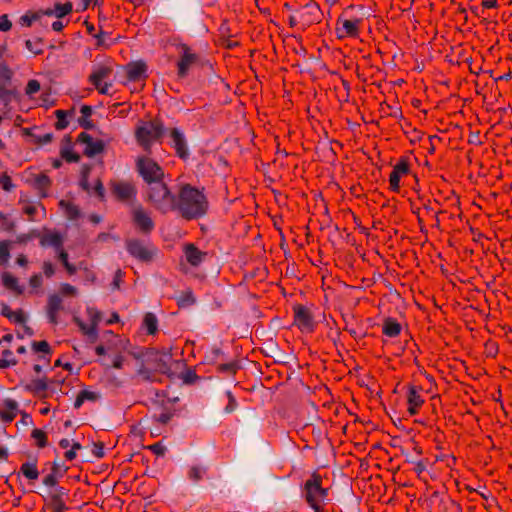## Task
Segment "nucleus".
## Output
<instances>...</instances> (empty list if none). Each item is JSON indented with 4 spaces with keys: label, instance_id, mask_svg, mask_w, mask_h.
I'll return each instance as SVG.
<instances>
[{
    "label": "nucleus",
    "instance_id": "1",
    "mask_svg": "<svg viewBox=\"0 0 512 512\" xmlns=\"http://www.w3.org/2000/svg\"><path fill=\"white\" fill-rule=\"evenodd\" d=\"M176 209L186 219L203 216L208 210V201L202 190L189 184L182 185L176 198Z\"/></svg>",
    "mask_w": 512,
    "mask_h": 512
},
{
    "label": "nucleus",
    "instance_id": "2",
    "mask_svg": "<svg viewBox=\"0 0 512 512\" xmlns=\"http://www.w3.org/2000/svg\"><path fill=\"white\" fill-rule=\"evenodd\" d=\"M322 483V477L313 473L305 481L301 490L303 499L314 512H324V508L329 502L328 488H324Z\"/></svg>",
    "mask_w": 512,
    "mask_h": 512
},
{
    "label": "nucleus",
    "instance_id": "3",
    "mask_svg": "<svg viewBox=\"0 0 512 512\" xmlns=\"http://www.w3.org/2000/svg\"><path fill=\"white\" fill-rule=\"evenodd\" d=\"M363 10V6L350 5L343 11L336 23L335 31L338 39L359 36L360 26L365 16Z\"/></svg>",
    "mask_w": 512,
    "mask_h": 512
},
{
    "label": "nucleus",
    "instance_id": "4",
    "mask_svg": "<svg viewBox=\"0 0 512 512\" xmlns=\"http://www.w3.org/2000/svg\"><path fill=\"white\" fill-rule=\"evenodd\" d=\"M147 201L157 210L166 213L176 209V197L170 192L165 182L153 181L146 188Z\"/></svg>",
    "mask_w": 512,
    "mask_h": 512
},
{
    "label": "nucleus",
    "instance_id": "5",
    "mask_svg": "<svg viewBox=\"0 0 512 512\" xmlns=\"http://www.w3.org/2000/svg\"><path fill=\"white\" fill-rule=\"evenodd\" d=\"M64 238L63 236L55 231H47L40 238V244L42 246L53 247L58 255L59 260L62 262L68 274L73 275L78 269L83 268V263L79 264V267L69 263L68 254L63 249Z\"/></svg>",
    "mask_w": 512,
    "mask_h": 512
},
{
    "label": "nucleus",
    "instance_id": "6",
    "mask_svg": "<svg viewBox=\"0 0 512 512\" xmlns=\"http://www.w3.org/2000/svg\"><path fill=\"white\" fill-rule=\"evenodd\" d=\"M163 132V127L156 121L144 122L140 124L135 132L138 144L145 150L149 151L152 144L157 141Z\"/></svg>",
    "mask_w": 512,
    "mask_h": 512
},
{
    "label": "nucleus",
    "instance_id": "7",
    "mask_svg": "<svg viewBox=\"0 0 512 512\" xmlns=\"http://www.w3.org/2000/svg\"><path fill=\"white\" fill-rule=\"evenodd\" d=\"M136 168L147 185H150L153 181H162L164 179L163 169L150 157H138L136 160Z\"/></svg>",
    "mask_w": 512,
    "mask_h": 512
},
{
    "label": "nucleus",
    "instance_id": "8",
    "mask_svg": "<svg viewBox=\"0 0 512 512\" xmlns=\"http://www.w3.org/2000/svg\"><path fill=\"white\" fill-rule=\"evenodd\" d=\"M111 74L112 67L110 65H97L90 74L89 81L100 94L108 95L112 87V83L110 81Z\"/></svg>",
    "mask_w": 512,
    "mask_h": 512
},
{
    "label": "nucleus",
    "instance_id": "9",
    "mask_svg": "<svg viewBox=\"0 0 512 512\" xmlns=\"http://www.w3.org/2000/svg\"><path fill=\"white\" fill-rule=\"evenodd\" d=\"M126 247L131 256L143 262L151 261L157 252L151 244L140 240H129Z\"/></svg>",
    "mask_w": 512,
    "mask_h": 512
},
{
    "label": "nucleus",
    "instance_id": "10",
    "mask_svg": "<svg viewBox=\"0 0 512 512\" xmlns=\"http://www.w3.org/2000/svg\"><path fill=\"white\" fill-rule=\"evenodd\" d=\"M86 313L90 322L89 324L83 322L78 317H74V321L83 332V334L95 340L97 338V325L101 321V313L93 307H88Z\"/></svg>",
    "mask_w": 512,
    "mask_h": 512
},
{
    "label": "nucleus",
    "instance_id": "11",
    "mask_svg": "<svg viewBox=\"0 0 512 512\" xmlns=\"http://www.w3.org/2000/svg\"><path fill=\"white\" fill-rule=\"evenodd\" d=\"M298 19L301 25L305 28L314 23H318L321 19V10L315 2H309L297 12V15L292 18Z\"/></svg>",
    "mask_w": 512,
    "mask_h": 512
},
{
    "label": "nucleus",
    "instance_id": "12",
    "mask_svg": "<svg viewBox=\"0 0 512 512\" xmlns=\"http://www.w3.org/2000/svg\"><path fill=\"white\" fill-rule=\"evenodd\" d=\"M294 324L302 332H311L314 327V321L311 312L302 305L294 307Z\"/></svg>",
    "mask_w": 512,
    "mask_h": 512
},
{
    "label": "nucleus",
    "instance_id": "13",
    "mask_svg": "<svg viewBox=\"0 0 512 512\" xmlns=\"http://www.w3.org/2000/svg\"><path fill=\"white\" fill-rule=\"evenodd\" d=\"M78 142L84 146L83 152L88 157H93L104 150V143L102 140L94 139L85 132H82L78 136Z\"/></svg>",
    "mask_w": 512,
    "mask_h": 512
},
{
    "label": "nucleus",
    "instance_id": "14",
    "mask_svg": "<svg viewBox=\"0 0 512 512\" xmlns=\"http://www.w3.org/2000/svg\"><path fill=\"white\" fill-rule=\"evenodd\" d=\"M170 145L174 148L176 154L182 158L186 159L189 155V151L187 148L186 138L184 134L177 128H173L170 130Z\"/></svg>",
    "mask_w": 512,
    "mask_h": 512
},
{
    "label": "nucleus",
    "instance_id": "15",
    "mask_svg": "<svg viewBox=\"0 0 512 512\" xmlns=\"http://www.w3.org/2000/svg\"><path fill=\"white\" fill-rule=\"evenodd\" d=\"M134 224L143 232H150L154 228V223L147 211L141 206H137L132 212Z\"/></svg>",
    "mask_w": 512,
    "mask_h": 512
},
{
    "label": "nucleus",
    "instance_id": "16",
    "mask_svg": "<svg viewBox=\"0 0 512 512\" xmlns=\"http://www.w3.org/2000/svg\"><path fill=\"white\" fill-rule=\"evenodd\" d=\"M409 173V164L407 160L401 159L393 168L390 177L389 184L393 191H398L400 187V180L404 175Z\"/></svg>",
    "mask_w": 512,
    "mask_h": 512
},
{
    "label": "nucleus",
    "instance_id": "17",
    "mask_svg": "<svg viewBox=\"0 0 512 512\" xmlns=\"http://www.w3.org/2000/svg\"><path fill=\"white\" fill-rule=\"evenodd\" d=\"M180 49L181 58L178 62V74L184 77L190 67L196 62L197 56L191 52V49L187 45H182Z\"/></svg>",
    "mask_w": 512,
    "mask_h": 512
},
{
    "label": "nucleus",
    "instance_id": "18",
    "mask_svg": "<svg viewBox=\"0 0 512 512\" xmlns=\"http://www.w3.org/2000/svg\"><path fill=\"white\" fill-rule=\"evenodd\" d=\"M90 168L84 167L82 170V178L80 180V186L88 192L89 194L95 193L100 199H103L104 197V187L102 185V182L97 179L93 186H90L88 182V173Z\"/></svg>",
    "mask_w": 512,
    "mask_h": 512
},
{
    "label": "nucleus",
    "instance_id": "19",
    "mask_svg": "<svg viewBox=\"0 0 512 512\" xmlns=\"http://www.w3.org/2000/svg\"><path fill=\"white\" fill-rule=\"evenodd\" d=\"M147 65L143 61L131 62L126 66V74L130 81L146 78Z\"/></svg>",
    "mask_w": 512,
    "mask_h": 512
},
{
    "label": "nucleus",
    "instance_id": "20",
    "mask_svg": "<svg viewBox=\"0 0 512 512\" xmlns=\"http://www.w3.org/2000/svg\"><path fill=\"white\" fill-rule=\"evenodd\" d=\"M62 308V298L56 294L50 295L47 303V316L51 323L58 322V313Z\"/></svg>",
    "mask_w": 512,
    "mask_h": 512
},
{
    "label": "nucleus",
    "instance_id": "21",
    "mask_svg": "<svg viewBox=\"0 0 512 512\" xmlns=\"http://www.w3.org/2000/svg\"><path fill=\"white\" fill-rule=\"evenodd\" d=\"M18 412V404L15 400L6 399L3 401L2 410L0 411V419L3 422H12Z\"/></svg>",
    "mask_w": 512,
    "mask_h": 512
},
{
    "label": "nucleus",
    "instance_id": "22",
    "mask_svg": "<svg viewBox=\"0 0 512 512\" xmlns=\"http://www.w3.org/2000/svg\"><path fill=\"white\" fill-rule=\"evenodd\" d=\"M184 253L187 261L192 266H198L206 256V253L200 251L193 244L186 245Z\"/></svg>",
    "mask_w": 512,
    "mask_h": 512
},
{
    "label": "nucleus",
    "instance_id": "23",
    "mask_svg": "<svg viewBox=\"0 0 512 512\" xmlns=\"http://www.w3.org/2000/svg\"><path fill=\"white\" fill-rule=\"evenodd\" d=\"M105 336L107 337V340H106L107 351L120 353L121 350L125 349L124 341L121 338H119L117 335H115L112 331H107L105 333Z\"/></svg>",
    "mask_w": 512,
    "mask_h": 512
},
{
    "label": "nucleus",
    "instance_id": "24",
    "mask_svg": "<svg viewBox=\"0 0 512 512\" xmlns=\"http://www.w3.org/2000/svg\"><path fill=\"white\" fill-rule=\"evenodd\" d=\"M113 193L121 200H128L134 194V187L129 183H116L113 185Z\"/></svg>",
    "mask_w": 512,
    "mask_h": 512
},
{
    "label": "nucleus",
    "instance_id": "25",
    "mask_svg": "<svg viewBox=\"0 0 512 512\" xmlns=\"http://www.w3.org/2000/svg\"><path fill=\"white\" fill-rule=\"evenodd\" d=\"M2 284L5 288L13 291L17 295H21L24 292V288L19 284L18 279L9 272H3Z\"/></svg>",
    "mask_w": 512,
    "mask_h": 512
},
{
    "label": "nucleus",
    "instance_id": "26",
    "mask_svg": "<svg viewBox=\"0 0 512 512\" xmlns=\"http://www.w3.org/2000/svg\"><path fill=\"white\" fill-rule=\"evenodd\" d=\"M408 412L410 415H415L418 408L423 404L424 400L414 387H411L408 393Z\"/></svg>",
    "mask_w": 512,
    "mask_h": 512
},
{
    "label": "nucleus",
    "instance_id": "27",
    "mask_svg": "<svg viewBox=\"0 0 512 512\" xmlns=\"http://www.w3.org/2000/svg\"><path fill=\"white\" fill-rule=\"evenodd\" d=\"M401 329V325L396 320L388 318L383 324L382 332L384 335L393 338L400 334Z\"/></svg>",
    "mask_w": 512,
    "mask_h": 512
},
{
    "label": "nucleus",
    "instance_id": "28",
    "mask_svg": "<svg viewBox=\"0 0 512 512\" xmlns=\"http://www.w3.org/2000/svg\"><path fill=\"white\" fill-rule=\"evenodd\" d=\"M20 472L29 480H37L39 477L36 461L23 463Z\"/></svg>",
    "mask_w": 512,
    "mask_h": 512
},
{
    "label": "nucleus",
    "instance_id": "29",
    "mask_svg": "<svg viewBox=\"0 0 512 512\" xmlns=\"http://www.w3.org/2000/svg\"><path fill=\"white\" fill-rule=\"evenodd\" d=\"M72 11V4L67 2L64 4L57 3L54 6L53 10H47L45 12L46 15H55L58 18H62L68 15Z\"/></svg>",
    "mask_w": 512,
    "mask_h": 512
},
{
    "label": "nucleus",
    "instance_id": "30",
    "mask_svg": "<svg viewBox=\"0 0 512 512\" xmlns=\"http://www.w3.org/2000/svg\"><path fill=\"white\" fill-rule=\"evenodd\" d=\"M142 325L147 333L151 335L155 334L158 330V320L153 313L145 314Z\"/></svg>",
    "mask_w": 512,
    "mask_h": 512
},
{
    "label": "nucleus",
    "instance_id": "31",
    "mask_svg": "<svg viewBox=\"0 0 512 512\" xmlns=\"http://www.w3.org/2000/svg\"><path fill=\"white\" fill-rule=\"evenodd\" d=\"M99 399V394L95 391L83 390L81 391L74 403L75 408H79L85 401H96Z\"/></svg>",
    "mask_w": 512,
    "mask_h": 512
},
{
    "label": "nucleus",
    "instance_id": "32",
    "mask_svg": "<svg viewBox=\"0 0 512 512\" xmlns=\"http://www.w3.org/2000/svg\"><path fill=\"white\" fill-rule=\"evenodd\" d=\"M17 364V360L13 355V352L9 349H6L2 353V358H0V368L5 369L11 366H15Z\"/></svg>",
    "mask_w": 512,
    "mask_h": 512
},
{
    "label": "nucleus",
    "instance_id": "33",
    "mask_svg": "<svg viewBox=\"0 0 512 512\" xmlns=\"http://www.w3.org/2000/svg\"><path fill=\"white\" fill-rule=\"evenodd\" d=\"M31 437L35 441V444L39 448H44L48 443L47 434L41 429H34L31 433Z\"/></svg>",
    "mask_w": 512,
    "mask_h": 512
},
{
    "label": "nucleus",
    "instance_id": "34",
    "mask_svg": "<svg viewBox=\"0 0 512 512\" xmlns=\"http://www.w3.org/2000/svg\"><path fill=\"white\" fill-rule=\"evenodd\" d=\"M50 185V179L44 174H39L35 178V186L39 189L40 193L45 196V191Z\"/></svg>",
    "mask_w": 512,
    "mask_h": 512
},
{
    "label": "nucleus",
    "instance_id": "35",
    "mask_svg": "<svg viewBox=\"0 0 512 512\" xmlns=\"http://www.w3.org/2000/svg\"><path fill=\"white\" fill-rule=\"evenodd\" d=\"M60 205L64 208L69 219H76L79 216L80 212L76 205L63 200L60 202Z\"/></svg>",
    "mask_w": 512,
    "mask_h": 512
},
{
    "label": "nucleus",
    "instance_id": "36",
    "mask_svg": "<svg viewBox=\"0 0 512 512\" xmlns=\"http://www.w3.org/2000/svg\"><path fill=\"white\" fill-rule=\"evenodd\" d=\"M41 85L38 80L31 79L28 81L26 88H25V94L28 97H32L34 94L38 93L40 91Z\"/></svg>",
    "mask_w": 512,
    "mask_h": 512
},
{
    "label": "nucleus",
    "instance_id": "37",
    "mask_svg": "<svg viewBox=\"0 0 512 512\" xmlns=\"http://www.w3.org/2000/svg\"><path fill=\"white\" fill-rule=\"evenodd\" d=\"M10 258L9 242L0 241V264H6Z\"/></svg>",
    "mask_w": 512,
    "mask_h": 512
},
{
    "label": "nucleus",
    "instance_id": "38",
    "mask_svg": "<svg viewBox=\"0 0 512 512\" xmlns=\"http://www.w3.org/2000/svg\"><path fill=\"white\" fill-rule=\"evenodd\" d=\"M204 474H205V469L200 466H192L188 472L189 478L193 481L201 480L203 478Z\"/></svg>",
    "mask_w": 512,
    "mask_h": 512
},
{
    "label": "nucleus",
    "instance_id": "39",
    "mask_svg": "<svg viewBox=\"0 0 512 512\" xmlns=\"http://www.w3.org/2000/svg\"><path fill=\"white\" fill-rule=\"evenodd\" d=\"M26 314L21 310L18 309L16 311H13L11 315L8 317V319L16 324H25L26 322Z\"/></svg>",
    "mask_w": 512,
    "mask_h": 512
},
{
    "label": "nucleus",
    "instance_id": "40",
    "mask_svg": "<svg viewBox=\"0 0 512 512\" xmlns=\"http://www.w3.org/2000/svg\"><path fill=\"white\" fill-rule=\"evenodd\" d=\"M32 349L34 352H39L47 355L51 353L50 346L47 341L33 342Z\"/></svg>",
    "mask_w": 512,
    "mask_h": 512
},
{
    "label": "nucleus",
    "instance_id": "41",
    "mask_svg": "<svg viewBox=\"0 0 512 512\" xmlns=\"http://www.w3.org/2000/svg\"><path fill=\"white\" fill-rule=\"evenodd\" d=\"M25 45L26 48L35 55L42 53V44L40 41L27 40Z\"/></svg>",
    "mask_w": 512,
    "mask_h": 512
},
{
    "label": "nucleus",
    "instance_id": "42",
    "mask_svg": "<svg viewBox=\"0 0 512 512\" xmlns=\"http://www.w3.org/2000/svg\"><path fill=\"white\" fill-rule=\"evenodd\" d=\"M0 186L5 191H11L14 187L10 176L7 175L6 173L0 175Z\"/></svg>",
    "mask_w": 512,
    "mask_h": 512
},
{
    "label": "nucleus",
    "instance_id": "43",
    "mask_svg": "<svg viewBox=\"0 0 512 512\" xmlns=\"http://www.w3.org/2000/svg\"><path fill=\"white\" fill-rule=\"evenodd\" d=\"M61 156L67 161V162H77L79 160V156L74 153L69 148H64L61 150Z\"/></svg>",
    "mask_w": 512,
    "mask_h": 512
},
{
    "label": "nucleus",
    "instance_id": "44",
    "mask_svg": "<svg viewBox=\"0 0 512 512\" xmlns=\"http://www.w3.org/2000/svg\"><path fill=\"white\" fill-rule=\"evenodd\" d=\"M194 302H195V299L193 297L192 292L188 291L181 296V298L178 301V304L180 306H189V305L194 304Z\"/></svg>",
    "mask_w": 512,
    "mask_h": 512
},
{
    "label": "nucleus",
    "instance_id": "45",
    "mask_svg": "<svg viewBox=\"0 0 512 512\" xmlns=\"http://www.w3.org/2000/svg\"><path fill=\"white\" fill-rule=\"evenodd\" d=\"M29 284L32 289L37 290L43 284V278L41 274H34L29 279Z\"/></svg>",
    "mask_w": 512,
    "mask_h": 512
},
{
    "label": "nucleus",
    "instance_id": "46",
    "mask_svg": "<svg viewBox=\"0 0 512 512\" xmlns=\"http://www.w3.org/2000/svg\"><path fill=\"white\" fill-rule=\"evenodd\" d=\"M60 292L63 296H75L77 289L68 283H64L60 287Z\"/></svg>",
    "mask_w": 512,
    "mask_h": 512
},
{
    "label": "nucleus",
    "instance_id": "47",
    "mask_svg": "<svg viewBox=\"0 0 512 512\" xmlns=\"http://www.w3.org/2000/svg\"><path fill=\"white\" fill-rule=\"evenodd\" d=\"M226 395H227V398H228V404L225 407V412L226 413H231V412L235 411V409L237 408V401H236V399L234 398V396L232 395L231 392L228 391L226 393Z\"/></svg>",
    "mask_w": 512,
    "mask_h": 512
},
{
    "label": "nucleus",
    "instance_id": "48",
    "mask_svg": "<svg viewBox=\"0 0 512 512\" xmlns=\"http://www.w3.org/2000/svg\"><path fill=\"white\" fill-rule=\"evenodd\" d=\"M38 18L37 14H29L26 13L25 15L21 16L20 18V24L26 27H30L32 23Z\"/></svg>",
    "mask_w": 512,
    "mask_h": 512
},
{
    "label": "nucleus",
    "instance_id": "49",
    "mask_svg": "<svg viewBox=\"0 0 512 512\" xmlns=\"http://www.w3.org/2000/svg\"><path fill=\"white\" fill-rule=\"evenodd\" d=\"M12 23L6 14L0 17V31L7 32L11 29Z\"/></svg>",
    "mask_w": 512,
    "mask_h": 512
},
{
    "label": "nucleus",
    "instance_id": "50",
    "mask_svg": "<svg viewBox=\"0 0 512 512\" xmlns=\"http://www.w3.org/2000/svg\"><path fill=\"white\" fill-rule=\"evenodd\" d=\"M43 272L44 275L48 278L52 277L55 273V268L50 262H44L43 263Z\"/></svg>",
    "mask_w": 512,
    "mask_h": 512
},
{
    "label": "nucleus",
    "instance_id": "51",
    "mask_svg": "<svg viewBox=\"0 0 512 512\" xmlns=\"http://www.w3.org/2000/svg\"><path fill=\"white\" fill-rule=\"evenodd\" d=\"M23 209H24V212L29 216V218L31 220H33L34 216L36 214V210H37L36 206H34L32 204H27L24 206Z\"/></svg>",
    "mask_w": 512,
    "mask_h": 512
},
{
    "label": "nucleus",
    "instance_id": "52",
    "mask_svg": "<svg viewBox=\"0 0 512 512\" xmlns=\"http://www.w3.org/2000/svg\"><path fill=\"white\" fill-rule=\"evenodd\" d=\"M33 386L37 391H44L47 389V383L43 379L33 381Z\"/></svg>",
    "mask_w": 512,
    "mask_h": 512
},
{
    "label": "nucleus",
    "instance_id": "53",
    "mask_svg": "<svg viewBox=\"0 0 512 512\" xmlns=\"http://www.w3.org/2000/svg\"><path fill=\"white\" fill-rule=\"evenodd\" d=\"M124 357L118 353L112 362V366L116 369H121L123 366Z\"/></svg>",
    "mask_w": 512,
    "mask_h": 512
},
{
    "label": "nucleus",
    "instance_id": "54",
    "mask_svg": "<svg viewBox=\"0 0 512 512\" xmlns=\"http://www.w3.org/2000/svg\"><path fill=\"white\" fill-rule=\"evenodd\" d=\"M481 5L486 9L495 8L497 6V0H482Z\"/></svg>",
    "mask_w": 512,
    "mask_h": 512
},
{
    "label": "nucleus",
    "instance_id": "55",
    "mask_svg": "<svg viewBox=\"0 0 512 512\" xmlns=\"http://www.w3.org/2000/svg\"><path fill=\"white\" fill-rule=\"evenodd\" d=\"M171 419V414L170 413H161L158 417H157V420L162 423V424H166L167 422H169V420Z\"/></svg>",
    "mask_w": 512,
    "mask_h": 512
},
{
    "label": "nucleus",
    "instance_id": "56",
    "mask_svg": "<svg viewBox=\"0 0 512 512\" xmlns=\"http://www.w3.org/2000/svg\"><path fill=\"white\" fill-rule=\"evenodd\" d=\"M56 116L58 118V127L60 128H64L66 126V124H62V119L65 117L66 113L65 111L63 110H57L56 112Z\"/></svg>",
    "mask_w": 512,
    "mask_h": 512
},
{
    "label": "nucleus",
    "instance_id": "57",
    "mask_svg": "<svg viewBox=\"0 0 512 512\" xmlns=\"http://www.w3.org/2000/svg\"><path fill=\"white\" fill-rule=\"evenodd\" d=\"M12 312H13V310L7 304H2L1 314L4 317L8 318Z\"/></svg>",
    "mask_w": 512,
    "mask_h": 512
},
{
    "label": "nucleus",
    "instance_id": "58",
    "mask_svg": "<svg viewBox=\"0 0 512 512\" xmlns=\"http://www.w3.org/2000/svg\"><path fill=\"white\" fill-rule=\"evenodd\" d=\"M20 422L23 424V425H30L32 424V417L30 415H28L27 413H22V417H21V420Z\"/></svg>",
    "mask_w": 512,
    "mask_h": 512
},
{
    "label": "nucleus",
    "instance_id": "59",
    "mask_svg": "<svg viewBox=\"0 0 512 512\" xmlns=\"http://www.w3.org/2000/svg\"><path fill=\"white\" fill-rule=\"evenodd\" d=\"M64 27V24L62 21L57 20L52 23V29L56 32H60Z\"/></svg>",
    "mask_w": 512,
    "mask_h": 512
},
{
    "label": "nucleus",
    "instance_id": "60",
    "mask_svg": "<svg viewBox=\"0 0 512 512\" xmlns=\"http://www.w3.org/2000/svg\"><path fill=\"white\" fill-rule=\"evenodd\" d=\"M150 449L158 455L163 454V452H164V448L158 443L150 446Z\"/></svg>",
    "mask_w": 512,
    "mask_h": 512
},
{
    "label": "nucleus",
    "instance_id": "61",
    "mask_svg": "<svg viewBox=\"0 0 512 512\" xmlns=\"http://www.w3.org/2000/svg\"><path fill=\"white\" fill-rule=\"evenodd\" d=\"M16 262L20 266H26L28 263V260L25 255H19L16 259Z\"/></svg>",
    "mask_w": 512,
    "mask_h": 512
},
{
    "label": "nucleus",
    "instance_id": "62",
    "mask_svg": "<svg viewBox=\"0 0 512 512\" xmlns=\"http://www.w3.org/2000/svg\"><path fill=\"white\" fill-rule=\"evenodd\" d=\"M95 351H96V354L99 356L105 355L106 352H108L106 346H104V345H98L95 348Z\"/></svg>",
    "mask_w": 512,
    "mask_h": 512
},
{
    "label": "nucleus",
    "instance_id": "63",
    "mask_svg": "<svg viewBox=\"0 0 512 512\" xmlns=\"http://www.w3.org/2000/svg\"><path fill=\"white\" fill-rule=\"evenodd\" d=\"M76 457V452L74 449H70L65 453V458L69 461H72Z\"/></svg>",
    "mask_w": 512,
    "mask_h": 512
},
{
    "label": "nucleus",
    "instance_id": "64",
    "mask_svg": "<svg viewBox=\"0 0 512 512\" xmlns=\"http://www.w3.org/2000/svg\"><path fill=\"white\" fill-rule=\"evenodd\" d=\"M44 484L47 486H53L55 484V479L52 475H48L44 479Z\"/></svg>",
    "mask_w": 512,
    "mask_h": 512
}]
</instances>
